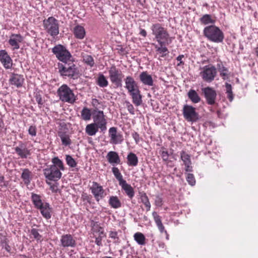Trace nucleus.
Instances as JSON below:
<instances>
[{"instance_id": "nucleus-1", "label": "nucleus", "mask_w": 258, "mask_h": 258, "mask_svg": "<svg viewBox=\"0 0 258 258\" xmlns=\"http://www.w3.org/2000/svg\"><path fill=\"white\" fill-rule=\"evenodd\" d=\"M52 162L53 165L44 169V175L48 180L57 181L61 177L60 170H64L63 164L58 157L52 158Z\"/></svg>"}, {"instance_id": "nucleus-2", "label": "nucleus", "mask_w": 258, "mask_h": 258, "mask_svg": "<svg viewBox=\"0 0 258 258\" xmlns=\"http://www.w3.org/2000/svg\"><path fill=\"white\" fill-rule=\"evenodd\" d=\"M31 199L35 208L39 210L43 217L46 220L50 219L53 212L50 204L43 201L40 195L34 193L31 194Z\"/></svg>"}, {"instance_id": "nucleus-3", "label": "nucleus", "mask_w": 258, "mask_h": 258, "mask_svg": "<svg viewBox=\"0 0 258 258\" xmlns=\"http://www.w3.org/2000/svg\"><path fill=\"white\" fill-rule=\"evenodd\" d=\"M152 34L159 44L162 43H171L172 38L170 37L166 28L162 26L160 23L152 25L151 27Z\"/></svg>"}, {"instance_id": "nucleus-4", "label": "nucleus", "mask_w": 258, "mask_h": 258, "mask_svg": "<svg viewBox=\"0 0 258 258\" xmlns=\"http://www.w3.org/2000/svg\"><path fill=\"white\" fill-rule=\"evenodd\" d=\"M203 34L208 40L216 43H222L224 39L223 31L214 25L206 27L204 29Z\"/></svg>"}, {"instance_id": "nucleus-5", "label": "nucleus", "mask_w": 258, "mask_h": 258, "mask_svg": "<svg viewBox=\"0 0 258 258\" xmlns=\"http://www.w3.org/2000/svg\"><path fill=\"white\" fill-rule=\"evenodd\" d=\"M57 93L59 99L62 102L73 104L77 100V96L73 91L66 84H63L59 87Z\"/></svg>"}, {"instance_id": "nucleus-6", "label": "nucleus", "mask_w": 258, "mask_h": 258, "mask_svg": "<svg viewBox=\"0 0 258 258\" xmlns=\"http://www.w3.org/2000/svg\"><path fill=\"white\" fill-rule=\"evenodd\" d=\"M58 70L61 76L68 77L75 79L78 77L77 69L73 62L58 64Z\"/></svg>"}, {"instance_id": "nucleus-7", "label": "nucleus", "mask_w": 258, "mask_h": 258, "mask_svg": "<svg viewBox=\"0 0 258 258\" xmlns=\"http://www.w3.org/2000/svg\"><path fill=\"white\" fill-rule=\"evenodd\" d=\"M52 52L57 58L63 63L71 61L72 56L66 47L61 44L55 46L52 49Z\"/></svg>"}, {"instance_id": "nucleus-8", "label": "nucleus", "mask_w": 258, "mask_h": 258, "mask_svg": "<svg viewBox=\"0 0 258 258\" xmlns=\"http://www.w3.org/2000/svg\"><path fill=\"white\" fill-rule=\"evenodd\" d=\"M45 30L52 37H55L59 33L58 21L53 17H50L43 21Z\"/></svg>"}, {"instance_id": "nucleus-9", "label": "nucleus", "mask_w": 258, "mask_h": 258, "mask_svg": "<svg viewBox=\"0 0 258 258\" xmlns=\"http://www.w3.org/2000/svg\"><path fill=\"white\" fill-rule=\"evenodd\" d=\"M200 75L203 81L207 83L212 82L217 75L216 68L212 65L205 66L200 68Z\"/></svg>"}, {"instance_id": "nucleus-10", "label": "nucleus", "mask_w": 258, "mask_h": 258, "mask_svg": "<svg viewBox=\"0 0 258 258\" xmlns=\"http://www.w3.org/2000/svg\"><path fill=\"white\" fill-rule=\"evenodd\" d=\"M109 78L111 82L116 87L122 86V80L123 75L120 70L115 66L112 65L108 69Z\"/></svg>"}, {"instance_id": "nucleus-11", "label": "nucleus", "mask_w": 258, "mask_h": 258, "mask_svg": "<svg viewBox=\"0 0 258 258\" xmlns=\"http://www.w3.org/2000/svg\"><path fill=\"white\" fill-rule=\"evenodd\" d=\"M93 123L100 128L101 132L106 130L107 121L103 111L94 110L93 112Z\"/></svg>"}, {"instance_id": "nucleus-12", "label": "nucleus", "mask_w": 258, "mask_h": 258, "mask_svg": "<svg viewBox=\"0 0 258 258\" xmlns=\"http://www.w3.org/2000/svg\"><path fill=\"white\" fill-rule=\"evenodd\" d=\"M182 112L184 118L188 122H196L199 119V114L196 111V108L191 105H184Z\"/></svg>"}, {"instance_id": "nucleus-13", "label": "nucleus", "mask_w": 258, "mask_h": 258, "mask_svg": "<svg viewBox=\"0 0 258 258\" xmlns=\"http://www.w3.org/2000/svg\"><path fill=\"white\" fill-rule=\"evenodd\" d=\"M90 189L97 202L104 199L106 195L103 186L97 182H92Z\"/></svg>"}, {"instance_id": "nucleus-14", "label": "nucleus", "mask_w": 258, "mask_h": 258, "mask_svg": "<svg viewBox=\"0 0 258 258\" xmlns=\"http://www.w3.org/2000/svg\"><path fill=\"white\" fill-rule=\"evenodd\" d=\"M202 91L204 95L207 103L209 105L214 104L217 97L216 91L211 87H207L203 88Z\"/></svg>"}, {"instance_id": "nucleus-15", "label": "nucleus", "mask_w": 258, "mask_h": 258, "mask_svg": "<svg viewBox=\"0 0 258 258\" xmlns=\"http://www.w3.org/2000/svg\"><path fill=\"white\" fill-rule=\"evenodd\" d=\"M109 137L110 138V143L112 144H120L123 141L122 135L118 133L117 128L115 127H111L108 131Z\"/></svg>"}, {"instance_id": "nucleus-16", "label": "nucleus", "mask_w": 258, "mask_h": 258, "mask_svg": "<svg viewBox=\"0 0 258 258\" xmlns=\"http://www.w3.org/2000/svg\"><path fill=\"white\" fill-rule=\"evenodd\" d=\"M61 246L63 247H75L76 245V238L70 234H63L60 239Z\"/></svg>"}, {"instance_id": "nucleus-17", "label": "nucleus", "mask_w": 258, "mask_h": 258, "mask_svg": "<svg viewBox=\"0 0 258 258\" xmlns=\"http://www.w3.org/2000/svg\"><path fill=\"white\" fill-rule=\"evenodd\" d=\"M24 40V37L20 34H12L8 41L9 44L12 47V50H18L20 47V43Z\"/></svg>"}, {"instance_id": "nucleus-18", "label": "nucleus", "mask_w": 258, "mask_h": 258, "mask_svg": "<svg viewBox=\"0 0 258 258\" xmlns=\"http://www.w3.org/2000/svg\"><path fill=\"white\" fill-rule=\"evenodd\" d=\"M0 62L6 69H10L13 66V60L5 49L0 50Z\"/></svg>"}, {"instance_id": "nucleus-19", "label": "nucleus", "mask_w": 258, "mask_h": 258, "mask_svg": "<svg viewBox=\"0 0 258 258\" xmlns=\"http://www.w3.org/2000/svg\"><path fill=\"white\" fill-rule=\"evenodd\" d=\"M14 149L17 154L22 159H27L31 155V150L28 149L26 145L22 142Z\"/></svg>"}, {"instance_id": "nucleus-20", "label": "nucleus", "mask_w": 258, "mask_h": 258, "mask_svg": "<svg viewBox=\"0 0 258 258\" xmlns=\"http://www.w3.org/2000/svg\"><path fill=\"white\" fill-rule=\"evenodd\" d=\"M24 82L23 76L18 74L12 73L9 79V83L17 88L22 86Z\"/></svg>"}, {"instance_id": "nucleus-21", "label": "nucleus", "mask_w": 258, "mask_h": 258, "mask_svg": "<svg viewBox=\"0 0 258 258\" xmlns=\"http://www.w3.org/2000/svg\"><path fill=\"white\" fill-rule=\"evenodd\" d=\"M152 216L154 218V220L155 222L161 233H164L166 236V239L167 240H169V235L168 234L167 231L165 229V227L163 225L161 221V217L159 215L157 214L156 212H153L152 213Z\"/></svg>"}, {"instance_id": "nucleus-22", "label": "nucleus", "mask_w": 258, "mask_h": 258, "mask_svg": "<svg viewBox=\"0 0 258 258\" xmlns=\"http://www.w3.org/2000/svg\"><path fill=\"white\" fill-rule=\"evenodd\" d=\"M124 87L127 89L128 93L139 89L137 83L131 76H127L124 79Z\"/></svg>"}, {"instance_id": "nucleus-23", "label": "nucleus", "mask_w": 258, "mask_h": 258, "mask_svg": "<svg viewBox=\"0 0 258 258\" xmlns=\"http://www.w3.org/2000/svg\"><path fill=\"white\" fill-rule=\"evenodd\" d=\"M106 158L108 162L113 166L120 163V159L118 153L114 151L109 152L106 155Z\"/></svg>"}, {"instance_id": "nucleus-24", "label": "nucleus", "mask_w": 258, "mask_h": 258, "mask_svg": "<svg viewBox=\"0 0 258 258\" xmlns=\"http://www.w3.org/2000/svg\"><path fill=\"white\" fill-rule=\"evenodd\" d=\"M132 98L133 103L136 106H139L142 103V96L139 88L128 93Z\"/></svg>"}, {"instance_id": "nucleus-25", "label": "nucleus", "mask_w": 258, "mask_h": 258, "mask_svg": "<svg viewBox=\"0 0 258 258\" xmlns=\"http://www.w3.org/2000/svg\"><path fill=\"white\" fill-rule=\"evenodd\" d=\"M139 77L141 81L144 85L149 86L153 85L152 77L150 75H149L147 72H143L141 73Z\"/></svg>"}, {"instance_id": "nucleus-26", "label": "nucleus", "mask_w": 258, "mask_h": 258, "mask_svg": "<svg viewBox=\"0 0 258 258\" xmlns=\"http://www.w3.org/2000/svg\"><path fill=\"white\" fill-rule=\"evenodd\" d=\"M121 189L123 190L128 197L132 199L135 196V191L133 187L128 184L126 181L119 184Z\"/></svg>"}, {"instance_id": "nucleus-27", "label": "nucleus", "mask_w": 258, "mask_h": 258, "mask_svg": "<svg viewBox=\"0 0 258 258\" xmlns=\"http://www.w3.org/2000/svg\"><path fill=\"white\" fill-rule=\"evenodd\" d=\"M73 33L75 37L79 39H83L86 35L84 28L80 25H77L73 29Z\"/></svg>"}, {"instance_id": "nucleus-28", "label": "nucleus", "mask_w": 258, "mask_h": 258, "mask_svg": "<svg viewBox=\"0 0 258 258\" xmlns=\"http://www.w3.org/2000/svg\"><path fill=\"white\" fill-rule=\"evenodd\" d=\"M170 43H162L161 44H154L156 51L161 54V57H164L169 52L166 45H169Z\"/></svg>"}, {"instance_id": "nucleus-29", "label": "nucleus", "mask_w": 258, "mask_h": 258, "mask_svg": "<svg viewBox=\"0 0 258 258\" xmlns=\"http://www.w3.org/2000/svg\"><path fill=\"white\" fill-rule=\"evenodd\" d=\"M21 178H22L24 183L26 185L29 184L31 180L32 173L27 168L22 170Z\"/></svg>"}, {"instance_id": "nucleus-30", "label": "nucleus", "mask_w": 258, "mask_h": 258, "mask_svg": "<svg viewBox=\"0 0 258 258\" xmlns=\"http://www.w3.org/2000/svg\"><path fill=\"white\" fill-rule=\"evenodd\" d=\"M138 163V158L133 153H130L127 156V164L129 166H136Z\"/></svg>"}, {"instance_id": "nucleus-31", "label": "nucleus", "mask_w": 258, "mask_h": 258, "mask_svg": "<svg viewBox=\"0 0 258 258\" xmlns=\"http://www.w3.org/2000/svg\"><path fill=\"white\" fill-rule=\"evenodd\" d=\"M109 205L114 209H118L121 207V203L116 196H111L109 199Z\"/></svg>"}, {"instance_id": "nucleus-32", "label": "nucleus", "mask_w": 258, "mask_h": 258, "mask_svg": "<svg viewBox=\"0 0 258 258\" xmlns=\"http://www.w3.org/2000/svg\"><path fill=\"white\" fill-rule=\"evenodd\" d=\"M187 96L191 101L194 103H199L201 101L200 97L195 90L190 89L187 93Z\"/></svg>"}, {"instance_id": "nucleus-33", "label": "nucleus", "mask_w": 258, "mask_h": 258, "mask_svg": "<svg viewBox=\"0 0 258 258\" xmlns=\"http://www.w3.org/2000/svg\"><path fill=\"white\" fill-rule=\"evenodd\" d=\"M98 127L93 123L88 124L85 128L86 133L90 136L95 135L98 131Z\"/></svg>"}, {"instance_id": "nucleus-34", "label": "nucleus", "mask_w": 258, "mask_h": 258, "mask_svg": "<svg viewBox=\"0 0 258 258\" xmlns=\"http://www.w3.org/2000/svg\"><path fill=\"white\" fill-rule=\"evenodd\" d=\"M134 240L140 245H144L146 244V238L144 235L141 232H136L134 235Z\"/></svg>"}, {"instance_id": "nucleus-35", "label": "nucleus", "mask_w": 258, "mask_h": 258, "mask_svg": "<svg viewBox=\"0 0 258 258\" xmlns=\"http://www.w3.org/2000/svg\"><path fill=\"white\" fill-rule=\"evenodd\" d=\"M82 58L83 62L87 66L92 68L95 65V61L93 57L89 54H82Z\"/></svg>"}, {"instance_id": "nucleus-36", "label": "nucleus", "mask_w": 258, "mask_h": 258, "mask_svg": "<svg viewBox=\"0 0 258 258\" xmlns=\"http://www.w3.org/2000/svg\"><path fill=\"white\" fill-rule=\"evenodd\" d=\"M201 23L204 25L214 24L215 22L212 16L209 14H205L203 15L200 19Z\"/></svg>"}, {"instance_id": "nucleus-37", "label": "nucleus", "mask_w": 258, "mask_h": 258, "mask_svg": "<svg viewBox=\"0 0 258 258\" xmlns=\"http://www.w3.org/2000/svg\"><path fill=\"white\" fill-rule=\"evenodd\" d=\"M97 84L100 87H106L108 85V82L102 74H99L97 80Z\"/></svg>"}, {"instance_id": "nucleus-38", "label": "nucleus", "mask_w": 258, "mask_h": 258, "mask_svg": "<svg viewBox=\"0 0 258 258\" xmlns=\"http://www.w3.org/2000/svg\"><path fill=\"white\" fill-rule=\"evenodd\" d=\"M112 172L116 179L118 181L119 185L125 181L123 179V176L118 168L116 167H113L112 168Z\"/></svg>"}, {"instance_id": "nucleus-39", "label": "nucleus", "mask_w": 258, "mask_h": 258, "mask_svg": "<svg viewBox=\"0 0 258 258\" xmlns=\"http://www.w3.org/2000/svg\"><path fill=\"white\" fill-rule=\"evenodd\" d=\"M140 199L141 202L145 205L147 211L150 210L151 204L147 195L145 193H143L141 195Z\"/></svg>"}, {"instance_id": "nucleus-40", "label": "nucleus", "mask_w": 258, "mask_h": 258, "mask_svg": "<svg viewBox=\"0 0 258 258\" xmlns=\"http://www.w3.org/2000/svg\"><path fill=\"white\" fill-rule=\"evenodd\" d=\"M180 155L184 165L191 164L190 156L188 154L184 151H182L180 153Z\"/></svg>"}, {"instance_id": "nucleus-41", "label": "nucleus", "mask_w": 258, "mask_h": 258, "mask_svg": "<svg viewBox=\"0 0 258 258\" xmlns=\"http://www.w3.org/2000/svg\"><path fill=\"white\" fill-rule=\"evenodd\" d=\"M82 118L84 120H89L91 117V113L90 110L84 107L81 112Z\"/></svg>"}, {"instance_id": "nucleus-42", "label": "nucleus", "mask_w": 258, "mask_h": 258, "mask_svg": "<svg viewBox=\"0 0 258 258\" xmlns=\"http://www.w3.org/2000/svg\"><path fill=\"white\" fill-rule=\"evenodd\" d=\"M225 88L226 93L227 94V98H228L230 102H232L233 99V94L232 91V86L230 84L226 83Z\"/></svg>"}, {"instance_id": "nucleus-43", "label": "nucleus", "mask_w": 258, "mask_h": 258, "mask_svg": "<svg viewBox=\"0 0 258 258\" xmlns=\"http://www.w3.org/2000/svg\"><path fill=\"white\" fill-rule=\"evenodd\" d=\"M59 137L63 145L67 146L71 144V141L68 135L65 134H61L59 135Z\"/></svg>"}, {"instance_id": "nucleus-44", "label": "nucleus", "mask_w": 258, "mask_h": 258, "mask_svg": "<svg viewBox=\"0 0 258 258\" xmlns=\"http://www.w3.org/2000/svg\"><path fill=\"white\" fill-rule=\"evenodd\" d=\"M66 160L67 164L71 167H75L77 166V162L75 160L73 157L69 155H67L66 157Z\"/></svg>"}, {"instance_id": "nucleus-45", "label": "nucleus", "mask_w": 258, "mask_h": 258, "mask_svg": "<svg viewBox=\"0 0 258 258\" xmlns=\"http://www.w3.org/2000/svg\"><path fill=\"white\" fill-rule=\"evenodd\" d=\"M93 230L94 232L98 233V235H105L103 228L99 226L97 223L94 224Z\"/></svg>"}, {"instance_id": "nucleus-46", "label": "nucleus", "mask_w": 258, "mask_h": 258, "mask_svg": "<svg viewBox=\"0 0 258 258\" xmlns=\"http://www.w3.org/2000/svg\"><path fill=\"white\" fill-rule=\"evenodd\" d=\"M186 179L188 184L191 186H194L196 183V180L194 175L191 173H187Z\"/></svg>"}, {"instance_id": "nucleus-47", "label": "nucleus", "mask_w": 258, "mask_h": 258, "mask_svg": "<svg viewBox=\"0 0 258 258\" xmlns=\"http://www.w3.org/2000/svg\"><path fill=\"white\" fill-rule=\"evenodd\" d=\"M219 72L220 76L222 77L224 80H225L228 78V70L226 68L222 66L221 67L219 68Z\"/></svg>"}, {"instance_id": "nucleus-48", "label": "nucleus", "mask_w": 258, "mask_h": 258, "mask_svg": "<svg viewBox=\"0 0 258 258\" xmlns=\"http://www.w3.org/2000/svg\"><path fill=\"white\" fill-rule=\"evenodd\" d=\"M30 234L33 237L37 240H40L41 238V236L38 232V230L32 228L30 231Z\"/></svg>"}, {"instance_id": "nucleus-49", "label": "nucleus", "mask_w": 258, "mask_h": 258, "mask_svg": "<svg viewBox=\"0 0 258 258\" xmlns=\"http://www.w3.org/2000/svg\"><path fill=\"white\" fill-rule=\"evenodd\" d=\"M125 104L126 105V107L128 110V111L132 115H134L135 114V108L134 106L128 101H126L125 102Z\"/></svg>"}, {"instance_id": "nucleus-50", "label": "nucleus", "mask_w": 258, "mask_h": 258, "mask_svg": "<svg viewBox=\"0 0 258 258\" xmlns=\"http://www.w3.org/2000/svg\"><path fill=\"white\" fill-rule=\"evenodd\" d=\"M28 134L32 137L36 136L37 128L35 125H31L28 129Z\"/></svg>"}, {"instance_id": "nucleus-51", "label": "nucleus", "mask_w": 258, "mask_h": 258, "mask_svg": "<svg viewBox=\"0 0 258 258\" xmlns=\"http://www.w3.org/2000/svg\"><path fill=\"white\" fill-rule=\"evenodd\" d=\"M46 183L50 186V189L53 192H57L58 190V185L57 183H52L50 182H46Z\"/></svg>"}, {"instance_id": "nucleus-52", "label": "nucleus", "mask_w": 258, "mask_h": 258, "mask_svg": "<svg viewBox=\"0 0 258 258\" xmlns=\"http://www.w3.org/2000/svg\"><path fill=\"white\" fill-rule=\"evenodd\" d=\"M160 154L163 161H167L168 160L169 154L167 151L161 150Z\"/></svg>"}, {"instance_id": "nucleus-53", "label": "nucleus", "mask_w": 258, "mask_h": 258, "mask_svg": "<svg viewBox=\"0 0 258 258\" xmlns=\"http://www.w3.org/2000/svg\"><path fill=\"white\" fill-rule=\"evenodd\" d=\"M155 204L156 206H157V207H161L162 206L163 199L160 196L157 195L156 196L155 200Z\"/></svg>"}, {"instance_id": "nucleus-54", "label": "nucleus", "mask_w": 258, "mask_h": 258, "mask_svg": "<svg viewBox=\"0 0 258 258\" xmlns=\"http://www.w3.org/2000/svg\"><path fill=\"white\" fill-rule=\"evenodd\" d=\"M109 237L113 239L114 240L115 242H118V237L117 235V233L116 231H111L109 233Z\"/></svg>"}, {"instance_id": "nucleus-55", "label": "nucleus", "mask_w": 258, "mask_h": 258, "mask_svg": "<svg viewBox=\"0 0 258 258\" xmlns=\"http://www.w3.org/2000/svg\"><path fill=\"white\" fill-rule=\"evenodd\" d=\"M105 235H98V237H97L95 239V243L98 245L100 246L102 245V238L105 236Z\"/></svg>"}, {"instance_id": "nucleus-56", "label": "nucleus", "mask_w": 258, "mask_h": 258, "mask_svg": "<svg viewBox=\"0 0 258 258\" xmlns=\"http://www.w3.org/2000/svg\"><path fill=\"white\" fill-rule=\"evenodd\" d=\"M132 136H133V138H134V139L135 140L136 143L138 144L140 142V138L139 135L137 133L135 132V133H133Z\"/></svg>"}, {"instance_id": "nucleus-57", "label": "nucleus", "mask_w": 258, "mask_h": 258, "mask_svg": "<svg viewBox=\"0 0 258 258\" xmlns=\"http://www.w3.org/2000/svg\"><path fill=\"white\" fill-rule=\"evenodd\" d=\"M99 104L100 103L97 99H92V104L93 106V107L95 108V110H98V108L99 107L98 106Z\"/></svg>"}, {"instance_id": "nucleus-58", "label": "nucleus", "mask_w": 258, "mask_h": 258, "mask_svg": "<svg viewBox=\"0 0 258 258\" xmlns=\"http://www.w3.org/2000/svg\"><path fill=\"white\" fill-rule=\"evenodd\" d=\"M183 57H184V55L182 54L179 55L176 57V60L179 62V63H177V64L178 66H179L183 64V62L182 60Z\"/></svg>"}, {"instance_id": "nucleus-59", "label": "nucleus", "mask_w": 258, "mask_h": 258, "mask_svg": "<svg viewBox=\"0 0 258 258\" xmlns=\"http://www.w3.org/2000/svg\"><path fill=\"white\" fill-rule=\"evenodd\" d=\"M185 165V170L186 172H191L192 171V167L191 166V164L184 165Z\"/></svg>"}, {"instance_id": "nucleus-60", "label": "nucleus", "mask_w": 258, "mask_h": 258, "mask_svg": "<svg viewBox=\"0 0 258 258\" xmlns=\"http://www.w3.org/2000/svg\"><path fill=\"white\" fill-rule=\"evenodd\" d=\"M3 247L8 252H10L11 250V247L7 242L4 243Z\"/></svg>"}, {"instance_id": "nucleus-61", "label": "nucleus", "mask_w": 258, "mask_h": 258, "mask_svg": "<svg viewBox=\"0 0 258 258\" xmlns=\"http://www.w3.org/2000/svg\"><path fill=\"white\" fill-rule=\"evenodd\" d=\"M140 34L144 37H146L147 35V32L145 29H141Z\"/></svg>"}, {"instance_id": "nucleus-62", "label": "nucleus", "mask_w": 258, "mask_h": 258, "mask_svg": "<svg viewBox=\"0 0 258 258\" xmlns=\"http://www.w3.org/2000/svg\"><path fill=\"white\" fill-rule=\"evenodd\" d=\"M36 99H37V102H38V103L39 104H42V102L41 98H40L38 99V98H37Z\"/></svg>"}, {"instance_id": "nucleus-63", "label": "nucleus", "mask_w": 258, "mask_h": 258, "mask_svg": "<svg viewBox=\"0 0 258 258\" xmlns=\"http://www.w3.org/2000/svg\"><path fill=\"white\" fill-rule=\"evenodd\" d=\"M255 53H256V56L258 57V45L255 48Z\"/></svg>"}, {"instance_id": "nucleus-64", "label": "nucleus", "mask_w": 258, "mask_h": 258, "mask_svg": "<svg viewBox=\"0 0 258 258\" xmlns=\"http://www.w3.org/2000/svg\"><path fill=\"white\" fill-rule=\"evenodd\" d=\"M85 197H86L85 199L88 200L89 199V196H88L87 195H86Z\"/></svg>"}]
</instances>
